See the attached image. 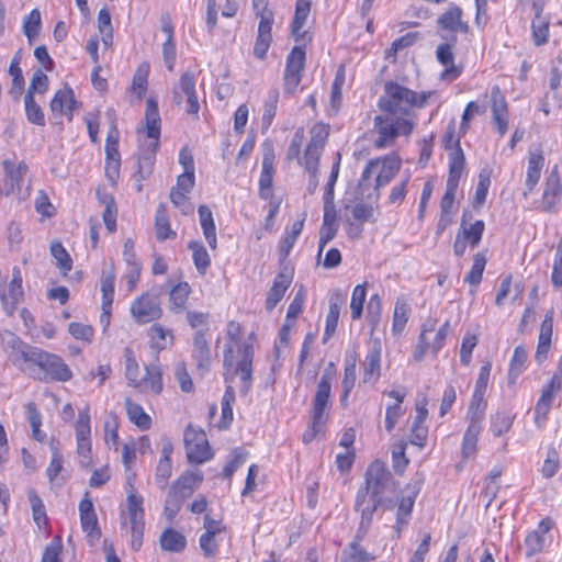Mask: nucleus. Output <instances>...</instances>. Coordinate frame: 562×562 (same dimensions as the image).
<instances>
[{
	"instance_id": "f257e3e1",
	"label": "nucleus",
	"mask_w": 562,
	"mask_h": 562,
	"mask_svg": "<svg viewBox=\"0 0 562 562\" xmlns=\"http://www.w3.org/2000/svg\"><path fill=\"white\" fill-rule=\"evenodd\" d=\"M391 473L379 460L372 462L366 472V485L359 488L356 498V509L361 512L358 537L366 535L374 512L382 504V495L391 483Z\"/></svg>"
},
{
	"instance_id": "f03ea898",
	"label": "nucleus",
	"mask_w": 562,
	"mask_h": 562,
	"mask_svg": "<svg viewBox=\"0 0 562 562\" xmlns=\"http://www.w3.org/2000/svg\"><path fill=\"white\" fill-rule=\"evenodd\" d=\"M240 327L238 323L229 322L227 325V336L231 342L226 345L224 352L225 381L232 382L234 375H240V393L247 395L251 387L252 358L254 349L249 344L238 345Z\"/></svg>"
},
{
	"instance_id": "7ed1b4c3",
	"label": "nucleus",
	"mask_w": 562,
	"mask_h": 562,
	"mask_svg": "<svg viewBox=\"0 0 562 562\" xmlns=\"http://www.w3.org/2000/svg\"><path fill=\"white\" fill-rule=\"evenodd\" d=\"M139 132L146 133V139L139 145L138 155V172L145 179L151 173L160 137V115L158 105L153 99L146 102L145 126Z\"/></svg>"
},
{
	"instance_id": "20e7f679",
	"label": "nucleus",
	"mask_w": 562,
	"mask_h": 562,
	"mask_svg": "<svg viewBox=\"0 0 562 562\" xmlns=\"http://www.w3.org/2000/svg\"><path fill=\"white\" fill-rule=\"evenodd\" d=\"M27 357V353L25 355ZM29 374L38 381L66 382L72 378V372L65 361L55 353L40 348L29 353Z\"/></svg>"
},
{
	"instance_id": "39448f33",
	"label": "nucleus",
	"mask_w": 562,
	"mask_h": 562,
	"mask_svg": "<svg viewBox=\"0 0 562 562\" xmlns=\"http://www.w3.org/2000/svg\"><path fill=\"white\" fill-rule=\"evenodd\" d=\"M385 94L380 98L379 105L392 115H406L413 105L423 106L426 102L425 95L418 97L415 91L394 82L385 85Z\"/></svg>"
},
{
	"instance_id": "423d86ee",
	"label": "nucleus",
	"mask_w": 562,
	"mask_h": 562,
	"mask_svg": "<svg viewBox=\"0 0 562 562\" xmlns=\"http://www.w3.org/2000/svg\"><path fill=\"white\" fill-rule=\"evenodd\" d=\"M330 390L331 376L325 373L322 375L316 387L311 411V423L302 437L304 443L312 442L327 423L326 409L329 406Z\"/></svg>"
},
{
	"instance_id": "0eeeda50",
	"label": "nucleus",
	"mask_w": 562,
	"mask_h": 562,
	"mask_svg": "<svg viewBox=\"0 0 562 562\" xmlns=\"http://www.w3.org/2000/svg\"><path fill=\"white\" fill-rule=\"evenodd\" d=\"M172 100L177 105H181L186 101V112L190 115H198L200 103L195 91V78L192 71L183 72L179 81L173 86Z\"/></svg>"
},
{
	"instance_id": "6e6552de",
	"label": "nucleus",
	"mask_w": 562,
	"mask_h": 562,
	"mask_svg": "<svg viewBox=\"0 0 562 562\" xmlns=\"http://www.w3.org/2000/svg\"><path fill=\"white\" fill-rule=\"evenodd\" d=\"M187 458L190 463L201 464L212 458L204 431L188 426L184 430Z\"/></svg>"
},
{
	"instance_id": "1a4fd4ad",
	"label": "nucleus",
	"mask_w": 562,
	"mask_h": 562,
	"mask_svg": "<svg viewBox=\"0 0 562 562\" xmlns=\"http://www.w3.org/2000/svg\"><path fill=\"white\" fill-rule=\"evenodd\" d=\"M77 439V453L81 458L82 467H90L91 439H90V414L89 407L80 411L75 425Z\"/></svg>"
},
{
	"instance_id": "9d476101",
	"label": "nucleus",
	"mask_w": 562,
	"mask_h": 562,
	"mask_svg": "<svg viewBox=\"0 0 562 562\" xmlns=\"http://www.w3.org/2000/svg\"><path fill=\"white\" fill-rule=\"evenodd\" d=\"M305 64V52L301 47H294L286 57L284 71V92L292 94L302 79V71Z\"/></svg>"
},
{
	"instance_id": "9b49d317",
	"label": "nucleus",
	"mask_w": 562,
	"mask_h": 562,
	"mask_svg": "<svg viewBox=\"0 0 562 562\" xmlns=\"http://www.w3.org/2000/svg\"><path fill=\"white\" fill-rule=\"evenodd\" d=\"M131 314L137 323L145 324L160 318L162 310L156 295L145 293L131 305Z\"/></svg>"
},
{
	"instance_id": "f8f14e48",
	"label": "nucleus",
	"mask_w": 562,
	"mask_h": 562,
	"mask_svg": "<svg viewBox=\"0 0 562 562\" xmlns=\"http://www.w3.org/2000/svg\"><path fill=\"white\" fill-rule=\"evenodd\" d=\"M395 116L386 112L384 115L375 116L374 130L379 135L373 143L375 148L382 149L391 146L398 136V125L396 124Z\"/></svg>"
},
{
	"instance_id": "ddd939ff",
	"label": "nucleus",
	"mask_w": 562,
	"mask_h": 562,
	"mask_svg": "<svg viewBox=\"0 0 562 562\" xmlns=\"http://www.w3.org/2000/svg\"><path fill=\"white\" fill-rule=\"evenodd\" d=\"M256 16L259 18L260 21L258 25L257 40L254 46V55L259 59H263L272 41L271 30L274 21V14L272 12Z\"/></svg>"
},
{
	"instance_id": "4468645a",
	"label": "nucleus",
	"mask_w": 562,
	"mask_h": 562,
	"mask_svg": "<svg viewBox=\"0 0 562 562\" xmlns=\"http://www.w3.org/2000/svg\"><path fill=\"white\" fill-rule=\"evenodd\" d=\"M274 151L272 146H269L263 151L262 156V170L259 179V196L268 200L273 196L272 181L274 175Z\"/></svg>"
},
{
	"instance_id": "2eb2a0df",
	"label": "nucleus",
	"mask_w": 562,
	"mask_h": 562,
	"mask_svg": "<svg viewBox=\"0 0 562 562\" xmlns=\"http://www.w3.org/2000/svg\"><path fill=\"white\" fill-rule=\"evenodd\" d=\"M115 270L113 265L103 269L100 278V288L102 292V315L101 322L109 323L111 307L114 297Z\"/></svg>"
},
{
	"instance_id": "dca6fc26",
	"label": "nucleus",
	"mask_w": 562,
	"mask_h": 562,
	"mask_svg": "<svg viewBox=\"0 0 562 562\" xmlns=\"http://www.w3.org/2000/svg\"><path fill=\"white\" fill-rule=\"evenodd\" d=\"M209 328H201L194 333L192 357L196 368L202 373L209 371L211 364V349L206 339Z\"/></svg>"
},
{
	"instance_id": "f3484780",
	"label": "nucleus",
	"mask_w": 562,
	"mask_h": 562,
	"mask_svg": "<svg viewBox=\"0 0 562 562\" xmlns=\"http://www.w3.org/2000/svg\"><path fill=\"white\" fill-rule=\"evenodd\" d=\"M79 514L82 530L92 539H99L101 532L98 526V518L89 493L79 503Z\"/></svg>"
},
{
	"instance_id": "a211bd4d",
	"label": "nucleus",
	"mask_w": 562,
	"mask_h": 562,
	"mask_svg": "<svg viewBox=\"0 0 562 562\" xmlns=\"http://www.w3.org/2000/svg\"><path fill=\"white\" fill-rule=\"evenodd\" d=\"M427 405L428 400L426 396L418 398L415 404L416 416L411 428V442L418 447H424L427 438V428L424 426V423L428 416Z\"/></svg>"
},
{
	"instance_id": "6ab92c4d",
	"label": "nucleus",
	"mask_w": 562,
	"mask_h": 562,
	"mask_svg": "<svg viewBox=\"0 0 562 562\" xmlns=\"http://www.w3.org/2000/svg\"><path fill=\"white\" fill-rule=\"evenodd\" d=\"M562 191L558 166H554L546 179L542 194V210L544 212L553 211L558 204Z\"/></svg>"
},
{
	"instance_id": "aec40b11",
	"label": "nucleus",
	"mask_w": 562,
	"mask_h": 562,
	"mask_svg": "<svg viewBox=\"0 0 562 562\" xmlns=\"http://www.w3.org/2000/svg\"><path fill=\"white\" fill-rule=\"evenodd\" d=\"M292 279L293 276L291 271H289L286 268H283L277 274L273 284L267 294L266 308L268 311H272L277 306V304L282 300L285 291L291 285Z\"/></svg>"
},
{
	"instance_id": "412c9836",
	"label": "nucleus",
	"mask_w": 562,
	"mask_h": 562,
	"mask_svg": "<svg viewBox=\"0 0 562 562\" xmlns=\"http://www.w3.org/2000/svg\"><path fill=\"white\" fill-rule=\"evenodd\" d=\"M552 524L549 519H543L538 525L537 529L530 531L526 539V557L531 558L537 553H540L546 543V536L551 530Z\"/></svg>"
},
{
	"instance_id": "4be33fe9",
	"label": "nucleus",
	"mask_w": 562,
	"mask_h": 562,
	"mask_svg": "<svg viewBox=\"0 0 562 562\" xmlns=\"http://www.w3.org/2000/svg\"><path fill=\"white\" fill-rule=\"evenodd\" d=\"M553 334V311H549L546 314L544 319L540 326L539 339L537 351L535 355L536 361L540 364L542 363L547 357L551 347V338Z\"/></svg>"
},
{
	"instance_id": "5701e85b",
	"label": "nucleus",
	"mask_w": 562,
	"mask_h": 562,
	"mask_svg": "<svg viewBox=\"0 0 562 562\" xmlns=\"http://www.w3.org/2000/svg\"><path fill=\"white\" fill-rule=\"evenodd\" d=\"M440 29L451 33H468L469 24L462 21V10L460 7L451 4L446 12L438 18Z\"/></svg>"
},
{
	"instance_id": "b1692460",
	"label": "nucleus",
	"mask_w": 562,
	"mask_h": 562,
	"mask_svg": "<svg viewBox=\"0 0 562 562\" xmlns=\"http://www.w3.org/2000/svg\"><path fill=\"white\" fill-rule=\"evenodd\" d=\"M77 105L72 89L65 87L58 90L50 102V109L54 114H65L71 120L72 111Z\"/></svg>"
},
{
	"instance_id": "393cba45",
	"label": "nucleus",
	"mask_w": 562,
	"mask_h": 562,
	"mask_svg": "<svg viewBox=\"0 0 562 562\" xmlns=\"http://www.w3.org/2000/svg\"><path fill=\"white\" fill-rule=\"evenodd\" d=\"M544 165V157L542 154V150L536 149L533 151L529 153L528 157V168H527V176H526V188L525 195L532 192L535 187L537 186L542 167Z\"/></svg>"
},
{
	"instance_id": "a878e982",
	"label": "nucleus",
	"mask_w": 562,
	"mask_h": 562,
	"mask_svg": "<svg viewBox=\"0 0 562 562\" xmlns=\"http://www.w3.org/2000/svg\"><path fill=\"white\" fill-rule=\"evenodd\" d=\"M401 170V160L396 157H385L381 159L379 172L375 177V189L389 184Z\"/></svg>"
},
{
	"instance_id": "bb28decb",
	"label": "nucleus",
	"mask_w": 562,
	"mask_h": 562,
	"mask_svg": "<svg viewBox=\"0 0 562 562\" xmlns=\"http://www.w3.org/2000/svg\"><path fill=\"white\" fill-rule=\"evenodd\" d=\"M381 368V344L374 341L363 363V382L376 380L380 376Z\"/></svg>"
},
{
	"instance_id": "cd10ccee",
	"label": "nucleus",
	"mask_w": 562,
	"mask_h": 562,
	"mask_svg": "<svg viewBox=\"0 0 562 562\" xmlns=\"http://www.w3.org/2000/svg\"><path fill=\"white\" fill-rule=\"evenodd\" d=\"M200 225L203 231V235L211 249H216V226L213 218V213L207 205H200L198 209Z\"/></svg>"
},
{
	"instance_id": "c85d7f7f",
	"label": "nucleus",
	"mask_w": 562,
	"mask_h": 562,
	"mask_svg": "<svg viewBox=\"0 0 562 562\" xmlns=\"http://www.w3.org/2000/svg\"><path fill=\"white\" fill-rule=\"evenodd\" d=\"M342 302H344V299L339 293H334L330 296L329 310H328V314L326 316V326H325V333H324V338H323L324 342H326L328 339H330L336 331Z\"/></svg>"
},
{
	"instance_id": "c756f323",
	"label": "nucleus",
	"mask_w": 562,
	"mask_h": 562,
	"mask_svg": "<svg viewBox=\"0 0 562 562\" xmlns=\"http://www.w3.org/2000/svg\"><path fill=\"white\" fill-rule=\"evenodd\" d=\"M485 228V224L483 221L477 220L472 224H468L465 221V214H463L460 229L458 232V235H461V237L472 247L479 246L482 235Z\"/></svg>"
},
{
	"instance_id": "7c9ffc66",
	"label": "nucleus",
	"mask_w": 562,
	"mask_h": 562,
	"mask_svg": "<svg viewBox=\"0 0 562 562\" xmlns=\"http://www.w3.org/2000/svg\"><path fill=\"white\" fill-rule=\"evenodd\" d=\"M159 544L164 551L182 552L186 549L187 539L181 532L167 528L160 535Z\"/></svg>"
},
{
	"instance_id": "2f4dec72",
	"label": "nucleus",
	"mask_w": 562,
	"mask_h": 562,
	"mask_svg": "<svg viewBox=\"0 0 562 562\" xmlns=\"http://www.w3.org/2000/svg\"><path fill=\"white\" fill-rule=\"evenodd\" d=\"M188 497H190L189 490L187 492H181L180 490L171 485L170 491L166 497L164 508V513L168 520L171 521L177 516V514L181 509L183 502Z\"/></svg>"
},
{
	"instance_id": "473e14b6",
	"label": "nucleus",
	"mask_w": 562,
	"mask_h": 562,
	"mask_svg": "<svg viewBox=\"0 0 562 562\" xmlns=\"http://www.w3.org/2000/svg\"><path fill=\"white\" fill-rule=\"evenodd\" d=\"M191 292V288L188 282H180L170 290L169 308L173 313H181L186 308V304Z\"/></svg>"
},
{
	"instance_id": "72a5a7b5",
	"label": "nucleus",
	"mask_w": 562,
	"mask_h": 562,
	"mask_svg": "<svg viewBox=\"0 0 562 562\" xmlns=\"http://www.w3.org/2000/svg\"><path fill=\"white\" fill-rule=\"evenodd\" d=\"M306 218V213L301 215V218L295 221L289 231L285 232L284 237L280 244V255L284 259L289 256L291 249L293 248L297 237L300 236L304 222Z\"/></svg>"
},
{
	"instance_id": "f704fd0d",
	"label": "nucleus",
	"mask_w": 562,
	"mask_h": 562,
	"mask_svg": "<svg viewBox=\"0 0 562 562\" xmlns=\"http://www.w3.org/2000/svg\"><path fill=\"white\" fill-rule=\"evenodd\" d=\"M150 346L157 352L165 350L173 342L172 331L164 328L159 324H154L149 329Z\"/></svg>"
},
{
	"instance_id": "c9c22d12",
	"label": "nucleus",
	"mask_w": 562,
	"mask_h": 562,
	"mask_svg": "<svg viewBox=\"0 0 562 562\" xmlns=\"http://www.w3.org/2000/svg\"><path fill=\"white\" fill-rule=\"evenodd\" d=\"M411 307L406 300L397 299L394 305L392 331L394 335H400L408 321Z\"/></svg>"
},
{
	"instance_id": "e433bc0d",
	"label": "nucleus",
	"mask_w": 562,
	"mask_h": 562,
	"mask_svg": "<svg viewBox=\"0 0 562 562\" xmlns=\"http://www.w3.org/2000/svg\"><path fill=\"white\" fill-rule=\"evenodd\" d=\"M312 0H296L295 13L291 25L292 34L296 38L302 37V29L311 12Z\"/></svg>"
},
{
	"instance_id": "4c0bfd02",
	"label": "nucleus",
	"mask_w": 562,
	"mask_h": 562,
	"mask_svg": "<svg viewBox=\"0 0 562 562\" xmlns=\"http://www.w3.org/2000/svg\"><path fill=\"white\" fill-rule=\"evenodd\" d=\"M442 37L447 41V43L441 44L437 47V50H436L437 58L443 66L447 67L446 74L453 72L454 77H457L459 75V72L456 70V68L453 66L454 58H453V54L451 50V46L456 42L457 37L454 35H451V36L446 35Z\"/></svg>"
},
{
	"instance_id": "58836bf2",
	"label": "nucleus",
	"mask_w": 562,
	"mask_h": 562,
	"mask_svg": "<svg viewBox=\"0 0 562 562\" xmlns=\"http://www.w3.org/2000/svg\"><path fill=\"white\" fill-rule=\"evenodd\" d=\"M188 247L192 251V259L196 270L200 274H205L211 265V257L206 248L198 240L190 241Z\"/></svg>"
},
{
	"instance_id": "ea45409f",
	"label": "nucleus",
	"mask_w": 562,
	"mask_h": 562,
	"mask_svg": "<svg viewBox=\"0 0 562 562\" xmlns=\"http://www.w3.org/2000/svg\"><path fill=\"white\" fill-rule=\"evenodd\" d=\"M125 407L127 416L134 425H136L142 430L149 429L151 419L144 412L143 407L139 404L134 403L131 400H126Z\"/></svg>"
},
{
	"instance_id": "a19ab883",
	"label": "nucleus",
	"mask_w": 562,
	"mask_h": 562,
	"mask_svg": "<svg viewBox=\"0 0 562 562\" xmlns=\"http://www.w3.org/2000/svg\"><path fill=\"white\" fill-rule=\"evenodd\" d=\"M4 342L13 351L15 359L22 360L24 362H29V356L26 357L25 355L35 351V349L37 348L23 342L13 333L5 334Z\"/></svg>"
},
{
	"instance_id": "79ce46f5",
	"label": "nucleus",
	"mask_w": 562,
	"mask_h": 562,
	"mask_svg": "<svg viewBox=\"0 0 562 562\" xmlns=\"http://www.w3.org/2000/svg\"><path fill=\"white\" fill-rule=\"evenodd\" d=\"M3 168L10 179L11 190L20 189L22 180L27 172V166L24 161L13 164L9 160L3 161Z\"/></svg>"
},
{
	"instance_id": "37998d69",
	"label": "nucleus",
	"mask_w": 562,
	"mask_h": 562,
	"mask_svg": "<svg viewBox=\"0 0 562 562\" xmlns=\"http://www.w3.org/2000/svg\"><path fill=\"white\" fill-rule=\"evenodd\" d=\"M324 148L307 144L303 157L297 159V164L303 166L307 172L318 173L319 158Z\"/></svg>"
},
{
	"instance_id": "c03bdc74",
	"label": "nucleus",
	"mask_w": 562,
	"mask_h": 562,
	"mask_svg": "<svg viewBox=\"0 0 562 562\" xmlns=\"http://www.w3.org/2000/svg\"><path fill=\"white\" fill-rule=\"evenodd\" d=\"M481 432V425L469 423V426L463 436L462 456L468 459L475 453L477 438Z\"/></svg>"
},
{
	"instance_id": "a18cd8bd",
	"label": "nucleus",
	"mask_w": 562,
	"mask_h": 562,
	"mask_svg": "<svg viewBox=\"0 0 562 562\" xmlns=\"http://www.w3.org/2000/svg\"><path fill=\"white\" fill-rule=\"evenodd\" d=\"M485 393L474 392L469 405L468 416L469 423L481 425L486 409V402L484 400Z\"/></svg>"
},
{
	"instance_id": "49530a36",
	"label": "nucleus",
	"mask_w": 562,
	"mask_h": 562,
	"mask_svg": "<svg viewBox=\"0 0 562 562\" xmlns=\"http://www.w3.org/2000/svg\"><path fill=\"white\" fill-rule=\"evenodd\" d=\"M130 486L126 498L128 521L144 520L143 497L136 494L132 484Z\"/></svg>"
},
{
	"instance_id": "de8ad7c7",
	"label": "nucleus",
	"mask_w": 562,
	"mask_h": 562,
	"mask_svg": "<svg viewBox=\"0 0 562 562\" xmlns=\"http://www.w3.org/2000/svg\"><path fill=\"white\" fill-rule=\"evenodd\" d=\"M124 359L125 376L128 380V384L134 387L142 385V380L139 378V367L131 348H125Z\"/></svg>"
},
{
	"instance_id": "09e8293b",
	"label": "nucleus",
	"mask_w": 562,
	"mask_h": 562,
	"mask_svg": "<svg viewBox=\"0 0 562 562\" xmlns=\"http://www.w3.org/2000/svg\"><path fill=\"white\" fill-rule=\"evenodd\" d=\"M50 254L55 258L58 269L66 276L72 268V259L60 241L55 240L50 244Z\"/></svg>"
},
{
	"instance_id": "8fccbe9b",
	"label": "nucleus",
	"mask_w": 562,
	"mask_h": 562,
	"mask_svg": "<svg viewBox=\"0 0 562 562\" xmlns=\"http://www.w3.org/2000/svg\"><path fill=\"white\" fill-rule=\"evenodd\" d=\"M146 375L140 379L142 384L148 386L151 392L159 394L162 391V372L158 364L146 366Z\"/></svg>"
},
{
	"instance_id": "3c124183",
	"label": "nucleus",
	"mask_w": 562,
	"mask_h": 562,
	"mask_svg": "<svg viewBox=\"0 0 562 562\" xmlns=\"http://www.w3.org/2000/svg\"><path fill=\"white\" fill-rule=\"evenodd\" d=\"M235 402V392L232 385L226 387V391L222 397V419L220 422V428L226 429L233 420V404Z\"/></svg>"
},
{
	"instance_id": "603ef678",
	"label": "nucleus",
	"mask_w": 562,
	"mask_h": 562,
	"mask_svg": "<svg viewBox=\"0 0 562 562\" xmlns=\"http://www.w3.org/2000/svg\"><path fill=\"white\" fill-rule=\"evenodd\" d=\"M27 498L32 508L33 520L41 529L47 521L46 509L43 501L34 490H30L27 492Z\"/></svg>"
},
{
	"instance_id": "864d4df0",
	"label": "nucleus",
	"mask_w": 562,
	"mask_h": 562,
	"mask_svg": "<svg viewBox=\"0 0 562 562\" xmlns=\"http://www.w3.org/2000/svg\"><path fill=\"white\" fill-rule=\"evenodd\" d=\"M465 158L460 147V140L456 142V149L449 156V177L448 179L460 180L464 168Z\"/></svg>"
},
{
	"instance_id": "5fc2aeb1",
	"label": "nucleus",
	"mask_w": 562,
	"mask_h": 562,
	"mask_svg": "<svg viewBox=\"0 0 562 562\" xmlns=\"http://www.w3.org/2000/svg\"><path fill=\"white\" fill-rule=\"evenodd\" d=\"M527 360V351L522 346H517L514 350V355L510 361L508 371V382L514 384L516 379L522 372L525 362Z\"/></svg>"
},
{
	"instance_id": "6e6d98bb",
	"label": "nucleus",
	"mask_w": 562,
	"mask_h": 562,
	"mask_svg": "<svg viewBox=\"0 0 562 562\" xmlns=\"http://www.w3.org/2000/svg\"><path fill=\"white\" fill-rule=\"evenodd\" d=\"M24 106L27 120L38 126L45 124L44 113L41 106L35 102L32 91H27L24 97Z\"/></svg>"
},
{
	"instance_id": "4d7b16f0",
	"label": "nucleus",
	"mask_w": 562,
	"mask_h": 562,
	"mask_svg": "<svg viewBox=\"0 0 562 562\" xmlns=\"http://www.w3.org/2000/svg\"><path fill=\"white\" fill-rule=\"evenodd\" d=\"M98 29L101 33V41L105 47H110L113 41V30L111 24V15L109 11L103 8L98 13Z\"/></svg>"
},
{
	"instance_id": "13d9d810",
	"label": "nucleus",
	"mask_w": 562,
	"mask_h": 562,
	"mask_svg": "<svg viewBox=\"0 0 562 562\" xmlns=\"http://www.w3.org/2000/svg\"><path fill=\"white\" fill-rule=\"evenodd\" d=\"M532 41L536 46H542L549 38V20L547 18H533L531 22Z\"/></svg>"
},
{
	"instance_id": "bf43d9fd",
	"label": "nucleus",
	"mask_w": 562,
	"mask_h": 562,
	"mask_svg": "<svg viewBox=\"0 0 562 562\" xmlns=\"http://www.w3.org/2000/svg\"><path fill=\"white\" fill-rule=\"evenodd\" d=\"M203 481V475L200 472H186L177 481L172 483L175 487L181 492L190 491V496L193 494L195 488L199 487Z\"/></svg>"
},
{
	"instance_id": "052dcab7",
	"label": "nucleus",
	"mask_w": 562,
	"mask_h": 562,
	"mask_svg": "<svg viewBox=\"0 0 562 562\" xmlns=\"http://www.w3.org/2000/svg\"><path fill=\"white\" fill-rule=\"evenodd\" d=\"M155 229L157 239L161 241L176 237V233L170 228L169 220L161 207H159L156 212Z\"/></svg>"
},
{
	"instance_id": "680f3d73",
	"label": "nucleus",
	"mask_w": 562,
	"mask_h": 562,
	"mask_svg": "<svg viewBox=\"0 0 562 562\" xmlns=\"http://www.w3.org/2000/svg\"><path fill=\"white\" fill-rule=\"evenodd\" d=\"M486 266V257L483 252H477L473 257V263L470 272L464 278V282L472 285H477L481 280Z\"/></svg>"
},
{
	"instance_id": "e2e57ef3",
	"label": "nucleus",
	"mask_w": 562,
	"mask_h": 562,
	"mask_svg": "<svg viewBox=\"0 0 562 562\" xmlns=\"http://www.w3.org/2000/svg\"><path fill=\"white\" fill-rule=\"evenodd\" d=\"M514 416L506 413H496L491 418V431L499 437L509 431L513 426Z\"/></svg>"
},
{
	"instance_id": "0e129e2a",
	"label": "nucleus",
	"mask_w": 562,
	"mask_h": 562,
	"mask_svg": "<svg viewBox=\"0 0 562 562\" xmlns=\"http://www.w3.org/2000/svg\"><path fill=\"white\" fill-rule=\"evenodd\" d=\"M367 291L366 284H358L355 286L350 301L351 318L358 319L362 315L363 304L366 301Z\"/></svg>"
},
{
	"instance_id": "69168bd1",
	"label": "nucleus",
	"mask_w": 562,
	"mask_h": 562,
	"mask_svg": "<svg viewBox=\"0 0 562 562\" xmlns=\"http://www.w3.org/2000/svg\"><path fill=\"white\" fill-rule=\"evenodd\" d=\"M279 101V91L277 89H271L265 100L263 105V114H262V124L266 127H269L273 117L277 113V105Z\"/></svg>"
},
{
	"instance_id": "338daca9",
	"label": "nucleus",
	"mask_w": 562,
	"mask_h": 562,
	"mask_svg": "<svg viewBox=\"0 0 562 562\" xmlns=\"http://www.w3.org/2000/svg\"><path fill=\"white\" fill-rule=\"evenodd\" d=\"M41 26V13L37 9L32 10L23 20V32L31 42L37 36Z\"/></svg>"
},
{
	"instance_id": "774afa93",
	"label": "nucleus",
	"mask_w": 562,
	"mask_h": 562,
	"mask_svg": "<svg viewBox=\"0 0 562 562\" xmlns=\"http://www.w3.org/2000/svg\"><path fill=\"white\" fill-rule=\"evenodd\" d=\"M372 558L357 542H352L345 550L341 562H370Z\"/></svg>"
}]
</instances>
